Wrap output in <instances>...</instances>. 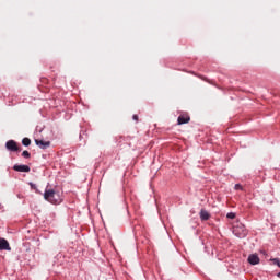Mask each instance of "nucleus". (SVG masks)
Returning a JSON list of instances; mask_svg holds the SVG:
<instances>
[{"mask_svg":"<svg viewBox=\"0 0 280 280\" xmlns=\"http://www.w3.org/2000/svg\"><path fill=\"white\" fill-rule=\"evenodd\" d=\"M44 200H47L50 205H60L62 197H60V194L56 192V190L49 188L44 192Z\"/></svg>","mask_w":280,"mask_h":280,"instance_id":"1","label":"nucleus"},{"mask_svg":"<svg viewBox=\"0 0 280 280\" xmlns=\"http://www.w3.org/2000/svg\"><path fill=\"white\" fill-rule=\"evenodd\" d=\"M233 233L236 237H240L241 240H243L244 237H246V235H248V230H246V226L244 224L237 223L233 228Z\"/></svg>","mask_w":280,"mask_h":280,"instance_id":"2","label":"nucleus"},{"mask_svg":"<svg viewBox=\"0 0 280 280\" xmlns=\"http://www.w3.org/2000/svg\"><path fill=\"white\" fill-rule=\"evenodd\" d=\"M5 148L9 152H21V148H19V144L14 140L7 141Z\"/></svg>","mask_w":280,"mask_h":280,"instance_id":"3","label":"nucleus"},{"mask_svg":"<svg viewBox=\"0 0 280 280\" xmlns=\"http://www.w3.org/2000/svg\"><path fill=\"white\" fill-rule=\"evenodd\" d=\"M36 145H38V148H40L42 150H47V148H49V145H51V142L49 141H44V140H35Z\"/></svg>","mask_w":280,"mask_h":280,"instance_id":"4","label":"nucleus"},{"mask_svg":"<svg viewBox=\"0 0 280 280\" xmlns=\"http://www.w3.org/2000/svg\"><path fill=\"white\" fill-rule=\"evenodd\" d=\"M13 170H14V172H25V173L31 172V168L27 165H24V164H21V165L15 164L13 166Z\"/></svg>","mask_w":280,"mask_h":280,"instance_id":"5","label":"nucleus"},{"mask_svg":"<svg viewBox=\"0 0 280 280\" xmlns=\"http://www.w3.org/2000/svg\"><path fill=\"white\" fill-rule=\"evenodd\" d=\"M0 250H12L10 247V243H8V240L0 238Z\"/></svg>","mask_w":280,"mask_h":280,"instance_id":"6","label":"nucleus"},{"mask_svg":"<svg viewBox=\"0 0 280 280\" xmlns=\"http://www.w3.org/2000/svg\"><path fill=\"white\" fill-rule=\"evenodd\" d=\"M248 261L252 266H257V264H259V256H257V254H252L248 256Z\"/></svg>","mask_w":280,"mask_h":280,"instance_id":"7","label":"nucleus"},{"mask_svg":"<svg viewBox=\"0 0 280 280\" xmlns=\"http://www.w3.org/2000/svg\"><path fill=\"white\" fill-rule=\"evenodd\" d=\"M189 116H183L180 115L178 118H177V121H178V125L179 126H183V124H189Z\"/></svg>","mask_w":280,"mask_h":280,"instance_id":"8","label":"nucleus"},{"mask_svg":"<svg viewBox=\"0 0 280 280\" xmlns=\"http://www.w3.org/2000/svg\"><path fill=\"white\" fill-rule=\"evenodd\" d=\"M199 215L203 222H206L207 220H209V218H211V214H209L207 210H201Z\"/></svg>","mask_w":280,"mask_h":280,"instance_id":"9","label":"nucleus"},{"mask_svg":"<svg viewBox=\"0 0 280 280\" xmlns=\"http://www.w3.org/2000/svg\"><path fill=\"white\" fill-rule=\"evenodd\" d=\"M22 145H25L26 148H27L28 145H32V140H30V138H24V139L22 140Z\"/></svg>","mask_w":280,"mask_h":280,"instance_id":"10","label":"nucleus"},{"mask_svg":"<svg viewBox=\"0 0 280 280\" xmlns=\"http://www.w3.org/2000/svg\"><path fill=\"white\" fill-rule=\"evenodd\" d=\"M22 156H23L24 159H30V158L32 156V154H30L28 151H23V152H22Z\"/></svg>","mask_w":280,"mask_h":280,"instance_id":"11","label":"nucleus"},{"mask_svg":"<svg viewBox=\"0 0 280 280\" xmlns=\"http://www.w3.org/2000/svg\"><path fill=\"white\" fill-rule=\"evenodd\" d=\"M275 266H278V268H280V259L279 258H273L272 259Z\"/></svg>","mask_w":280,"mask_h":280,"instance_id":"12","label":"nucleus"},{"mask_svg":"<svg viewBox=\"0 0 280 280\" xmlns=\"http://www.w3.org/2000/svg\"><path fill=\"white\" fill-rule=\"evenodd\" d=\"M226 218H229L230 220H235V213L230 212L228 213Z\"/></svg>","mask_w":280,"mask_h":280,"instance_id":"13","label":"nucleus"},{"mask_svg":"<svg viewBox=\"0 0 280 280\" xmlns=\"http://www.w3.org/2000/svg\"><path fill=\"white\" fill-rule=\"evenodd\" d=\"M132 119H133L135 121H139V115L135 114V115L132 116Z\"/></svg>","mask_w":280,"mask_h":280,"instance_id":"14","label":"nucleus"},{"mask_svg":"<svg viewBox=\"0 0 280 280\" xmlns=\"http://www.w3.org/2000/svg\"><path fill=\"white\" fill-rule=\"evenodd\" d=\"M234 189H242V185L236 184V185L234 186Z\"/></svg>","mask_w":280,"mask_h":280,"instance_id":"15","label":"nucleus"},{"mask_svg":"<svg viewBox=\"0 0 280 280\" xmlns=\"http://www.w3.org/2000/svg\"><path fill=\"white\" fill-rule=\"evenodd\" d=\"M277 277L280 279V271L277 273Z\"/></svg>","mask_w":280,"mask_h":280,"instance_id":"16","label":"nucleus"}]
</instances>
